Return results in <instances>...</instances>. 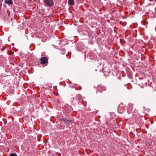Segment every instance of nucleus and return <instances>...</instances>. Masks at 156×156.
<instances>
[{
	"label": "nucleus",
	"instance_id": "nucleus-10",
	"mask_svg": "<svg viewBox=\"0 0 156 156\" xmlns=\"http://www.w3.org/2000/svg\"><path fill=\"white\" fill-rule=\"evenodd\" d=\"M1 50H4V48H2V49H1Z\"/></svg>",
	"mask_w": 156,
	"mask_h": 156
},
{
	"label": "nucleus",
	"instance_id": "nucleus-1",
	"mask_svg": "<svg viewBox=\"0 0 156 156\" xmlns=\"http://www.w3.org/2000/svg\"><path fill=\"white\" fill-rule=\"evenodd\" d=\"M106 90V87L105 86L101 85H98L97 87V93L99 92L102 93L103 92L105 91Z\"/></svg>",
	"mask_w": 156,
	"mask_h": 156
},
{
	"label": "nucleus",
	"instance_id": "nucleus-2",
	"mask_svg": "<svg viewBox=\"0 0 156 156\" xmlns=\"http://www.w3.org/2000/svg\"><path fill=\"white\" fill-rule=\"evenodd\" d=\"M45 5L51 7L54 5L53 0H44Z\"/></svg>",
	"mask_w": 156,
	"mask_h": 156
},
{
	"label": "nucleus",
	"instance_id": "nucleus-4",
	"mask_svg": "<svg viewBox=\"0 0 156 156\" xmlns=\"http://www.w3.org/2000/svg\"><path fill=\"white\" fill-rule=\"evenodd\" d=\"M40 60L41 61L40 63L42 65H45L48 62V59L47 57H42L40 58Z\"/></svg>",
	"mask_w": 156,
	"mask_h": 156
},
{
	"label": "nucleus",
	"instance_id": "nucleus-7",
	"mask_svg": "<svg viewBox=\"0 0 156 156\" xmlns=\"http://www.w3.org/2000/svg\"><path fill=\"white\" fill-rule=\"evenodd\" d=\"M68 3L69 5H72L74 4V0H69Z\"/></svg>",
	"mask_w": 156,
	"mask_h": 156
},
{
	"label": "nucleus",
	"instance_id": "nucleus-3",
	"mask_svg": "<svg viewBox=\"0 0 156 156\" xmlns=\"http://www.w3.org/2000/svg\"><path fill=\"white\" fill-rule=\"evenodd\" d=\"M125 110V108L123 104L119 105L118 108V112L120 113H122Z\"/></svg>",
	"mask_w": 156,
	"mask_h": 156
},
{
	"label": "nucleus",
	"instance_id": "nucleus-11",
	"mask_svg": "<svg viewBox=\"0 0 156 156\" xmlns=\"http://www.w3.org/2000/svg\"><path fill=\"white\" fill-rule=\"evenodd\" d=\"M155 2H156V0H154Z\"/></svg>",
	"mask_w": 156,
	"mask_h": 156
},
{
	"label": "nucleus",
	"instance_id": "nucleus-6",
	"mask_svg": "<svg viewBox=\"0 0 156 156\" xmlns=\"http://www.w3.org/2000/svg\"><path fill=\"white\" fill-rule=\"evenodd\" d=\"M5 3L6 4H9V5L13 3L12 0H5Z\"/></svg>",
	"mask_w": 156,
	"mask_h": 156
},
{
	"label": "nucleus",
	"instance_id": "nucleus-8",
	"mask_svg": "<svg viewBox=\"0 0 156 156\" xmlns=\"http://www.w3.org/2000/svg\"><path fill=\"white\" fill-rule=\"evenodd\" d=\"M76 98L77 100H80L81 99L82 97L80 94H79L76 96Z\"/></svg>",
	"mask_w": 156,
	"mask_h": 156
},
{
	"label": "nucleus",
	"instance_id": "nucleus-5",
	"mask_svg": "<svg viewBox=\"0 0 156 156\" xmlns=\"http://www.w3.org/2000/svg\"><path fill=\"white\" fill-rule=\"evenodd\" d=\"M63 120L67 125H70V123H71V121L67 120L65 118H63L61 119Z\"/></svg>",
	"mask_w": 156,
	"mask_h": 156
},
{
	"label": "nucleus",
	"instance_id": "nucleus-9",
	"mask_svg": "<svg viewBox=\"0 0 156 156\" xmlns=\"http://www.w3.org/2000/svg\"><path fill=\"white\" fill-rule=\"evenodd\" d=\"M10 156H17V154H16L12 153L11 154Z\"/></svg>",
	"mask_w": 156,
	"mask_h": 156
}]
</instances>
